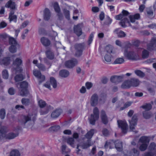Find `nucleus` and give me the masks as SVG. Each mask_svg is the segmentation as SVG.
Returning <instances> with one entry per match:
<instances>
[{
  "label": "nucleus",
  "instance_id": "f257e3e1",
  "mask_svg": "<svg viewBox=\"0 0 156 156\" xmlns=\"http://www.w3.org/2000/svg\"><path fill=\"white\" fill-rule=\"evenodd\" d=\"M95 131L94 129H91L85 135L87 139L83 138V140L79 142L77 145L76 152L77 154H79L81 151L80 148L82 149H85L92 145L93 143L91 142L90 139L92 137Z\"/></svg>",
  "mask_w": 156,
  "mask_h": 156
},
{
  "label": "nucleus",
  "instance_id": "f03ea898",
  "mask_svg": "<svg viewBox=\"0 0 156 156\" xmlns=\"http://www.w3.org/2000/svg\"><path fill=\"white\" fill-rule=\"evenodd\" d=\"M37 113L31 115L29 114L22 116L19 121L20 125L23 126L29 127L32 126L37 116Z\"/></svg>",
  "mask_w": 156,
  "mask_h": 156
},
{
  "label": "nucleus",
  "instance_id": "7ed1b4c3",
  "mask_svg": "<svg viewBox=\"0 0 156 156\" xmlns=\"http://www.w3.org/2000/svg\"><path fill=\"white\" fill-rule=\"evenodd\" d=\"M93 114L91 115L89 118L90 123L92 125H94L95 121L98 120L99 118V111L97 107H95L93 109Z\"/></svg>",
  "mask_w": 156,
  "mask_h": 156
},
{
  "label": "nucleus",
  "instance_id": "20e7f679",
  "mask_svg": "<svg viewBox=\"0 0 156 156\" xmlns=\"http://www.w3.org/2000/svg\"><path fill=\"white\" fill-rule=\"evenodd\" d=\"M85 46V44L84 43L76 44L75 45L74 48L76 51L75 55L76 56L79 57L81 55Z\"/></svg>",
  "mask_w": 156,
  "mask_h": 156
},
{
  "label": "nucleus",
  "instance_id": "39448f33",
  "mask_svg": "<svg viewBox=\"0 0 156 156\" xmlns=\"http://www.w3.org/2000/svg\"><path fill=\"white\" fill-rule=\"evenodd\" d=\"M20 85V87L21 89L20 93V95L22 96H27L28 94V91L27 89L28 86V83L24 81L21 82Z\"/></svg>",
  "mask_w": 156,
  "mask_h": 156
},
{
  "label": "nucleus",
  "instance_id": "423d86ee",
  "mask_svg": "<svg viewBox=\"0 0 156 156\" xmlns=\"http://www.w3.org/2000/svg\"><path fill=\"white\" fill-rule=\"evenodd\" d=\"M22 60L20 58H17L13 62L12 71H15L16 73L21 72L22 69L20 67L22 63Z\"/></svg>",
  "mask_w": 156,
  "mask_h": 156
},
{
  "label": "nucleus",
  "instance_id": "0eeeda50",
  "mask_svg": "<svg viewBox=\"0 0 156 156\" xmlns=\"http://www.w3.org/2000/svg\"><path fill=\"white\" fill-rule=\"evenodd\" d=\"M115 19L116 20H120L122 19L120 22L119 23V24L123 27H126L125 24L126 23H129V26H131L130 24L129 21L128 19L126 17H125L122 14H120L119 15L116 16H115Z\"/></svg>",
  "mask_w": 156,
  "mask_h": 156
},
{
  "label": "nucleus",
  "instance_id": "6e6552de",
  "mask_svg": "<svg viewBox=\"0 0 156 156\" xmlns=\"http://www.w3.org/2000/svg\"><path fill=\"white\" fill-rule=\"evenodd\" d=\"M53 8L56 13V16L58 19L60 20L63 19L64 16L62 13L61 12L60 8L57 2H55L53 4Z\"/></svg>",
  "mask_w": 156,
  "mask_h": 156
},
{
  "label": "nucleus",
  "instance_id": "1a4fd4ad",
  "mask_svg": "<svg viewBox=\"0 0 156 156\" xmlns=\"http://www.w3.org/2000/svg\"><path fill=\"white\" fill-rule=\"evenodd\" d=\"M124 55L129 59L136 60L138 58V54L133 51H128L126 50L124 52Z\"/></svg>",
  "mask_w": 156,
  "mask_h": 156
},
{
  "label": "nucleus",
  "instance_id": "9d476101",
  "mask_svg": "<svg viewBox=\"0 0 156 156\" xmlns=\"http://www.w3.org/2000/svg\"><path fill=\"white\" fill-rule=\"evenodd\" d=\"M129 123L130 129L132 131H134L135 133H137L136 131H134L135 126L136 125L137 122V116L136 115H134L132 118L131 121H129Z\"/></svg>",
  "mask_w": 156,
  "mask_h": 156
},
{
  "label": "nucleus",
  "instance_id": "9b49d317",
  "mask_svg": "<svg viewBox=\"0 0 156 156\" xmlns=\"http://www.w3.org/2000/svg\"><path fill=\"white\" fill-rule=\"evenodd\" d=\"M117 122L119 127L121 128L122 132L124 133H126L128 129V125L126 122L118 120Z\"/></svg>",
  "mask_w": 156,
  "mask_h": 156
},
{
  "label": "nucleus",
  "instance_id": "f8f14e48",
  "mask_svg": "<svg viewBox=\"0 0 156 156\" xmlns=\"http://www.w3.org/2000/svg\"><path fill=\"white\" fill-rule=\"evenodd\" d=\"M99 96L96 93L93 94L90 99V104L92 106H95L98 104L99 102Z\"/></svg>",
  "mask_w": 156,
  "mask_h": 156
},
{
  "label": "nucleus",
  "instance_id": "ddd939ff",
  "mask_svg": "<svg viewBox=\"0 0 156 156\" xmlns=\"http://www.w3.org/2000/svg\"><path fill=\"white\" fill-rule=\"evenodd\" d=\"M34 75L37 78L39 83H41L45 80V76L42 75L41 72L37 70H34L33 71Z\"/></svg>",
  "mask_w": 156,
  "mask_h": 156
},
{
  "label": "nucleus",
  "instance_id": "4468645a",
  "mask_svg": "<svg viewBox=\"0 0 156 156\" xmlns=\"http://www.w3.org/2000/svg\"><path fill=\"white\" fill-rule=\"evenodd\" d=\"M77 63V60L74 58L66 61L65 62V66L67 68H72L76 65Z\"/></svg>",
  "mask_w": 156,
  "mask_h": 156
},
{
  "label": "nucleus",
  "instance_id": "2eb2a0df",
  "mask_svg": "<svg viewBox=\"0 0 156 156\" xmlns=\"http://www.w3.org/2000/svg\"><path fill=\"white\" fill-rule=\"evenodd\" d=\"M156 47V37H153L150 42L147 44V49L150 51L153 50Z\"/></svg>",
  "mask_w": 156,
  "mask_h": 156
},
{
  "label": "nucleus",
  "instance_id": "dca6fc26",
  "mask_svg": "<svg viewBox=\"0 0 156 156\" xmlns=\"http://www.w3.org/2000/svg\"><path fill=\"white\" fill-rule=\"evenodd\" d=\"M124 78V76H114L111 77L110 79L111 81L115 83H118L122 81Z\"/></svg>",
  "mask_w": 156,
  "mask_h": 156
},
{
  "label": "nucleus",
  "instance_id": "f3484780",
  "mask_svg": "<svg viewBox=\"0 0 156 156\" xmlns=\"http://www.w3.org/2000/svg\"><path fill=\"white\" fill-rule=\"evenodd\" d=\"M51 13L49 9L47 8L45 9L44 11V19L46 21L49 20L51 16Z\"/></svg>",
  "mask_w": 156,
  "mask_h": 156
},
{
  "label": "nucleus",
  "instance_id": "a211bd4d",
  "mask_svg": "<svg viewBox=\"0 0 156 156\" xmlns=\"http://www.w3.org/2000/svg\"><path fill=\"white\" fill-rule=\"evenodd\" d=\"M125 154L127 156H139V151L135 148H133L130 152H127V153Z\"/></svg>",
  "mask_w": 156,
  "mask_h": 156
},
{
  "label": "nucleus",
  "instance_id": "6ab92c4d",
  "mask_svg": "<svg viewBox=\"0 0 156 156\" xmlns=\"http://www.w3.org/2000/svg\"><path fill=\"white\" fill-rule=\"evenodd\" d=\"M51 107L50 105H47L45 108H41L40 111L41 115H44L47 114L51 109Z\"/></svg>",
  "mask_w": 156,
  "mask_h": 156
},
{
  "label": "nucleus",
  "instance_id": "aec40b11",
  "mask_svg": "<svg viewBox=\"0 0 156 156\" xmlns=\"http://www.w3.org/2000/svg\"><path fill=\"white\" fill-rule=\"evenodd\" d=\"M5 6L6 8H10L12 10H15L16 9V4L15 2L11 0H9L6 3L5 5Z\"/></svg>",
  "mask_w": 156,
  "mask_h": 156
},
{
  "label": "nucleus",
  "instance_id": "412c9836",
  "mask_svg": "<svg viewBox=\"0 0 156 156\" xmlns=\"http://www.w3.org/2000/svg\"><path fill=\"white\" fill-rule=\"evenodd\" d=\"M101 117L102 122L105 124H107L108 122L107 117L105 112L102 110L101 112Z\"/></svg>",
  "mask_w": 156,
  "mask_h": 156
},
{
  "label": "nucleus",
  "instance_id": "4be33fe9",
  "mask_svg": "<svg viewBox=\"0 0 156 156\" xmlns=\"http://www.w3.org/2000/svg\"><path fill=\"white\" fill-rule=\"evenodd\" d=\"M115 148L118 151H122V141L118 140L115 141Z\"/></svg>",
  "mask_w": 156,
  "mask_h": 156
},
{
  "label": "nucleus",
  "instance_id": "5701e85b",
  "mask_svg": "<svg viewBox=\"0 0 156 156\" xmlns=\"http://www.w3.org/2000/svg\"><path fill=\"white\" fill-rule=\"evenodd\" d=\"M6 133V127L4 126H0V139L5 138Z\"/></svg>",
  "mask_w": 156,
  "mask_h": 156
},
{
  "label": "nucleus",
  "instance_id": "b1692460",
  "mask_svg": "<svg viewBox=\"0 0 156 156\" xmlns=\"http://www.w3.org/2000/svg\"><path fill=\"white\" fill-rule=\"evenodd\" d=\"M62 112V110L60 109H56L52 113L51 117L53 118H56L59 116Z\"/></svg>",
  "mask_w": 156,
  "mask_h": 156
},
{
  "label": "nucleus",
  "instance_id": "393cba45",
  "mask_svg": "<svg viewBox=\"0 0 156 156\" xmlns=\"http://www.w3.org/2000/svg\"><path fill=\"white\" fill-rule=\"evenodd\" d=\"M114 32L117 34L119 37H124L126 36V34L123 31L120 30L119 28L115 29L114 30Z\"/></svg>",
  "mask_w": 156,
  "mask_h": 156
},
{
  "label": "nucleus",
  "instance_id": "a878e982",
  "mask_svg": "<svg viewBox=\"0 0 156 156\" xmlns=\"http://www.w3.org/2000/svg\"><path fill=\"white\" fill-rule=\"evenodd\" d=\"M74 31L78 36H80L82 34V30L79 25H78L74 27Z\"/></svg>",
  "mask_w": 156,
  "mask_h": 156
},
{
  "label": "nucleus",
  "instance_id": "bb28decb",
  "mask_svg": "<svg viewBox=\"0 0 156 156\" xmlns=\"http://www.w3.org/2000/svg\"><path fill=\"white\" fill-rule=\"evenodd\" d=\"M41 43L45 46H49L50 44V41L47 38L44 37L41 38Z\"/></svg>",
  "mask_w": 156,
  "mask_h": 156
},
{
  "label": "nucleus",
  "instance_id": "cd10ccee",
  "mask_svg": "<svg viewBox=\"0 0 156 156\" xmlns=\"http://www.w3.org/2000/svg\"><path fill=\"white\" fill-rule=\"evenodd\" d=\"M67 143L73 147H75V141L74 139L72 137H68L66 139Z\"/></svg>",
  "mask_w": 156,
  "mask_h": 156
},
{
  "label": "nucleus",
  "instance_id": "c85d7f7f",
  "mask_svg": "<svg viewBox=\"0 0 156 156\" xmlns=\"http://www.w3.org/2000/svg\"><path fill=\"white\" fill-rule=\"evenodd\" d=\"M115 144V142H114L113 140H110L107 141L104 146L105 147L106 149L109 147L110 149H112L113 148Z\"/></svg>",
  "mask_w": 156,
  "mask_h": 156
},
{
  "label": "nucleus",
  "instance_id": "c756f323",
  "mask_svg": "<svg viewBox=\"0 0 156 156\" xmlns=\"http://www.w3.org/2000/svg\"><path fill=\"white\" fill-rule=\"evenodd\" d=\"M62 11L65 18L68 20H70V11L65 8L62 9Z\"/></svg>",
  "mask_w": 156,
  "mask_h": 156
},
{
  "label": "nucleus",
  "instance_id": "7c9ffc66",
  "mask_svg": "<svg viewBox=\"0 0 156 156\" xmlns=\"http://www.w3.org/2000/svg\"><path fill=\"white\" fill-rule=\"evenodd\" d=\"M140 17V15L139 13H136L133 15H130L129 16L130 21L132 23H134L135 20H138Z\"/></svg>",
  "mask_w": 156,
  "mask_h": 156
},
{
  "label": "nucleus",
  "instance_id": "2f4dec72",
  "mask_svg": "<svg viewBox=\"0 0 156 156\" xmlns=\"http://www.w3.org/2000/svg\"><path fill=\"white\" fill-rule=\"evenodd\" d=\"M130 80L132 86L137 87L139 84L140 81L137 79L132 78Z\"/></svg>",
  "mask_w": 156,
  "mask_h": 156
},
{
  "label": "nucleus",
  "instance_id": "473e14b6",
  "mask_svg": "<svg viewBox=\"0 0 156 156\" xmlns=\"http://www.w3.org/2000/svg\"><path fill=\"white\" fill-rule=\"evenodd\" d=\"M132 86L130 80H126L121 85L123 88H129Z\"/></svg>",
  "mask_w": 156,
  "mask_h": 156
},
{
  "label": "nucleus",
  "instance_id": "72a5a7b5",
  "mask_svg": "<svg viewBox=\"0 0 156 156\" xmlns=\"http://www.w3.org/2000/svg\"><path fill=\"white\" fill-rule=\"evenodd\" d=\"M60 76L63 77H66L69 76V73L67 70L64 69L61 70L59 73Z\"/></svg>",
  "mask_w": 156,
  "mask_h": 156
},
{
  "label": "nucleus",
  "instance_id": "f704fd0d",
  "mask_svg": "<svg viewBox=\"0 0 156 156\" xmlns=\"http://www.w3.org/2000/svg\"><path fill=\"white\" fill-rule=\"evenodd\" d=\"M50 85L52 86L54 88H56L57 87V81L53 77H51L50 78Z\"/></svg>",
  "mask_w": 156,
  "mask_h": 156
},
{
  "label": "nucleus",
  "instance_id": "c9c22d12",
  "mask_svg": "<svg viewBox=\"0 0 156 156\" xmlns=\"http://www.w3.org/2000/svg\"><path fill=\"white\" fill-rule=\"evenodd\" d=\"M20 47L19 44H18V45H11L9 48V51L11 53H15L16 51L17 48H19Z\"/></svg>",
  "mask_w": 156,
  "mask_h": 156
},
{
  "label": "nucleus",
  "instance_id": "e433bc0d",
  "mask_svg": "<svg viewBox=\"0 0 156 156\" xmlns=\"http://www.w3.org/2000/svg\"><path fill=\"white\" fill-rule=\"evenodd\" d=\"M139 141L142 144H148L149 142V139L148 137L143 136L140 138Z\"/></svg>",
  "mask_w": 156,
  "mask_h": 156
},
{
  "label": "nucleus",
  "instance_id": "4c0bfd02",
  "mask_svg": "<svg viewBox=\"0 0 156 156\" xmlns=\"http://www.w3.org/2000/svg\"><path fill=\"white\" fill-rule=\"evenodd\" d=\"M45 53L47 57L49 59H52L54 58V53L51 51L50 50H47L46 51Z\"/></svg>",
  "mask_w": 156,
  "mask_h": 156
},
{
  "label": "nucleus",
  "instance_id": "58836bf2",
  "mask_svg": "<svg viewBox=\"0 0 156 156\" xmlns=\"http://www.w3.org/2000/svg\"><path fill=\"white\" fill-rule=\"evenodd\" d=\"M18 136V134L12 133H9L7 134H6L5 138L9 139H12Z\"/></svg>",
  "mask_w": 156,
  "mask_h": 156
},
{
  "label": "nucleus",
  "instance_id": "ea45409f",
  "mask_svg": "<svg viewBox=\"0 0 156 156\" xmlns=\"http://www.w3.org/2000/svg\"><path fill=\"white\" fill-rule=\"evenodd\" d=\"M10 59L9 58L6 57L4 58L0 62L1 64L8 65L10 63Z\"/></svg>",
  "mask_w": 156,
  "mask_h": 156
},
{
  "label": "nucleus",
  "instance_id": "a19ab883",
  "mask_svg": "<svg viewBox=\"0 0 156 156\" xmlns=\"http://www.w3.org/2000/svg\"><path fill=\"white\" fill-rule=\"evenodd\" d=\"M9 44L12 45H18L19 44L16 41V40L13 37H10L9 38Z\"/></svg>",
  "mask_w": 156,
  "mask_h": 156
},
{
  "label": "nucleus",
  "instance_id": "79ce46f5",
  "mask_svg": "<svg viewBox=\"0 0 156 156\" xmlns=\"http://www.w3.org/2000/svg\"><path fill=\"white\" fill-rule=\"evenodd\" d=\"M62 154H65L70 152V150L69 148H67L66 145H62Z\"/></svg>",
  "mask_w": 156,
  "mask_h": 156
},
{
  "label": "nucleus",
  "instance_id": "37998d69",
  "mask_svg": "<svg viewBox=\"0 0 156 156\" xmlns=\"http://www.w3.org/2000/svg\"><path fill=\"white\" fill-rule=\"evenodd\" d=\"M38 104L39 107L41 108L46 107L47 105L44 100L40 99L38 101Z\"/></svg>",
  "mask_w": 156,
  "mask_h": 156
},
{
  "label": "nucleus",
  "instance_id": "c03bdc74",
  "mask_svg": "<svg viewBox=\"0 0 156 156\" xmlns=\"http://www.w3.org/2000/svg\"><path fill=\"white\" fill-rule=\"evenodd\" d=\"M60 127L59 125L52 126L49 128V130L51 132H56L59 130Z\"/></svg>",
  "mask_w": 156,
  "mask_h": 156
},
{
  "label": "nucleus",
  "instance_id": "a18cd8bd",
  "mask_svg": "<svg viewBox=\"0 0 156 156\" xmlns=\"http://www.w3.org/2000/svg\"><path fill=\"white\" fill-rule=\"evenodd\" d=\"M21 102L23 105L27 106L29 105L30 103V101L29 99L23 98L22 99Z\"/></svg>",
  "mask_w": 156,
  "mask_h": 156
},
{
  "label": "nucleus",
  "instance_id": "49530a36",
  "mask_svg": "<svg viewBox=\"0 0 156 156\" xmlns=\"http://www.w3.org/2000/svg\"><path fill=\"white\" fill-rule=\"evenodd\" d=\"M20 153L19 151L16 150H14L10 153V156H20Z\"/></svg>",
  "mask_w": 156,
  "mask_h": 156
},
{
  "label": "nucleus",
  "instance_id": "de8ad7c7",
  "mask_svg": "<svg viewBox=\"0 0 156 156\" xmlns=\"http://www.w3.org/2000/svg\"><path fill=\"white\" fill-rule=\"evenodd\" d=\"M134 72L137 76L140 77H143L145 76V74L140 70H136Z\"/></svg>",
  "mask_w": 156,
  "mask_h": 156
},
{
  "label": "nucleus",
  "instance_id": "09e8293b",
  "mask_svg": "<svg viewBox=\"0 0 156 156\" xmlns=\"http://www.w3.org/2000/svg\"><path fill=\"white\" fill-rule=\"evenodd\" d=\"M141 108L145 109L146 110L148 111L150 110L152 108V105L149 103L146 104L145 105L141 106Z\"/></svg>",
  "mask_w": 156,
  "mask_h": 156
},
{
  "label": "nucleus",
  "instance_id": "8fccbe9b",
  "mask_svg": "<svg viewBox=\"0 0 156 156\" xmlns=\"http://www.w3.org/2000/svg\"><path fill=\"white\" fill-rule=\"evenodd\" d=\"M5 116V111L4 108H2L0 110V118L1 119H4Z\"/></svg>",
  "mask_w": 156,
  "mask_h": 156
},
{
  "label": "nucleus",
  "instance_id": "3c124183",
  "mask_svg": "<svg viewBox=\"0 0 156 156\" xmlns=\"http://www.w3.org/2000/svg\"><path fill=\"white\" fill-rule=\"evenodd\" d=\"M144 117L146 119H148L151 118V114L149 112L145 111L143 112Z\"/></svg>",
  "mask_w": 156,
  "mask_h": 156
},
{
  "label": "nucleus",
  "instance_id": "603ef678",
  "mask_svg": "<svg viewBox=\"0 0 156 156\" xmlns=\"http://www.w3.org/2000/svg\"><path fill=\"white\" fill-rule=\"evenodd\" d=\"M112 20L108 16H107L104 22V24L109 25L112 23Z\"/></svg>",
  "mask_w": 156,
  "mask_h": 156
},
{
  "label": "nucleus",
  "instance_id": "864d4df0",
  "mask_svg": "<svg viewBox=\"0 0 156 156\" xmlns=\"http://www.w3.org/2000/svg\"><path fill=\"white\" fill-rule=\"evenodd\" d=\"M147 144H142L140 146L139 149L141 151H145L147 147Z\"/></svg>",
  "mask_w": 156,
  "mask_h": 156
},
{
  "label": "nucleus",
  "instance_id": "5fc2aeb1",
  "mask_svg": "<svg viewBox=\"0 0 156 156\" xmlns=\"http://www.w3.org/2000/svg\"><path fill=\"white\" fill-rule=\"evenodd\" d=\"M124 60L123 58H119L116 59L114 62L115 64H121L122 63Z\"/></svg>",
  "mask_w": 156,
  "mask_h": 156
},
{
  "label": "nucleus",
  "instance_id": "6e6d98bb",
  "mask_svg": "<svg viewBox=\"0 0 156 156\" xmlns=\"http://www.w3.org/2000/svg\"><path fill=\"white\" fill-rule=\"evenodd\" d=\"M149 55V52L146 50H144L142 52V57L146 58L148 57Z\"/></svg>",
  "mask_w": 156,
  "mask_h": 156
},
{
  "label": "nucleus",
  "instance_id": "4d7b16f0",
  "mask_svg": "<svg viewBox=\"0 0 156 156\" xmlns=\"http://www.w3.org/2000/svg\"><path fill=\"white\" fill-rule=\"evenodd\" d=\"M105 51L108 54H110L112 52V47L111 46H107L105 48Z\"/></svg>",
  "mask_w": 156,
  "mask_h": 156
},
{
  "label": "nucleus",
  "instance_id": "13d9d810",
  "mask_svg": "<svg viewBox=\"0 0 156 156\" xmlns=\"http://www.w3.org/2000/svg\"><path fill=\"white\" fill-rule=\"evenodd\" d=\"M2 75L4 78L7 79L8 78L9 75L8 72L6 70H4L2 72Z\"/></svg>",
  "mask_w": 156,
  "mask_h": 156
},
{
  "label": "nucleus",
  "instance_id": "bf43d9fd",
  "mask_svg": "<svg viewBox=\"0 0 156 156\" xmlns=\"http://www.w3.org/2000/svg\"><path fill=\"white\" fill-rule=\"evenodd\" d=\"M23 79V76L22 75H17L15 77V80L16 82L21 81Z\"/></svg>",
  "mask_w": 156,
  "mask_h": 156
},
{
  "label": "nucleus",
  "instance_id": "052dcab7",
  "mask_svg": "<svg viewBox=\"0 0 156 156\" xmlns=\"http://www.w3.org/2000/svg\"><path fill=\"white\" fill-rule=\"evenodd\" d=\"M104 59L107 62H110L111 61V58L109 54H106L104 57Z\"/></svg>",
  "mask_w": 156,
  "mask_h": 156
},
{
  "label": "nucleus",
  "instance_id": "680f3d73",
  "mask_svg": "<svg viewBox=\"0 0 156 156\" xmlns=\"http://www.w3.org/2000/svg\"><path fill=\"white\" fill-rule=\"evenodd\" d=\"M9 21H14L15 22H16L17 19V16L16 15L11 16L10 17L9 16Z\"/></svg>",
  "mask_w": 156,
  "mask_h": 156
},
{
  "label": "nucleus",
  "instance_id": "e2e57ef3",
  "mask_svg": "<svg viewBox=\"0 0 156 156\" xmlns=\"http://www.w3.org/2000/svg\"><path fill=\"white\" fill-rule=\"evenodd\" d=\"M94 33H91L90 34L88 39V44L89 45H90L94 37Z\"/></svg>",
  "mask_w": 156,
  "mask_h": 156
},
{
  "label": "nucleus",
  "instance_id": "0e129e2a",
  "mask_svg": "<svg viewBox=\"0 0 156 156\" xmlns=\"http://www.w3.org/2000/svg\"><path fill=\"white\" fill-rule=\"evenodd\" d=\"M36 66L41 70L44 71L46 69L45 66L43 64H38L36 65Z\"/></svg>",
  "mask_w": 156,
  "mask_h": 156
},
{
  "label": "nucleus",
  "instance_id": "69168bd1",
  "mask_svg": "<svg viewBox=\"0 0 156 156\" xmlns=\"http://www.w3.org/2000/svg\"><path fill=\"white\" fill-rule=\"evenodd\" d=\"M147 13L149 17H152L153 15V12L152 10L149 9L147 10Z\"/></svg>",
  "mask_w": 156,
  "mask_h": 156
},
{
  "label": "nucleus",
  "instance_id": "338daca9",
  "mask_svg": "<svg viewBox=\"0 0 156 156\" xmlns=\"http://www.w3.org/2000/svg\"><path fill=\"white\" fill-rule=\"evenodd\" d=\"M69 0H61L60 2L61 3L64 5H65L66 6L68 7L69 8H70L72 6L70 5H68L65 2V1H69Z\"/></svg>",
  "mask_w": 156,
  "mask_h": 156
},
{
  "label": "nucleus",
  "instance_id": "774afa93",
  "mask_svg": "<svg viewBox=\"0 0 156 156\" xmlns=\"http://www.w3.org/2000/svg\"><path fill=\"white\" fill-rule=\"evenodd\" d=\"M93 86V84L90 82H87L86 83V86L87 89H90Z\"/></svg>",
  "mask_w": 156,
  "mask_h": 156
}]
</instances>
